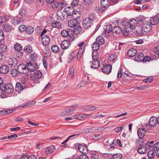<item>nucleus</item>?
Listing matches in <instances>:
<instances>
[{
    "mask_svg": "<svg viewBox=\"0 0 159 159\" xmlns=\"http://www.w3.org/2000/svg\"><path fill=\"white\" fill-rule=\"evenodd\" d=\"M95 17L93 14H91L89 17L86 18L83 21V26L85 29H88L93 25V22Z\"/></svg>",
    "mask_w": 159,
    "mask_h": 159,
    "instance_id": "1",
    "label": "nucleus"
},
{
    "mask_svg": "<svg viewBox=\"0 0 159 159\" xmlns=\"http://www.w3.org/2000/svg\"><path fill=\"white\" fill-rule=\"evenodd\" d=\"M1 90L7 94H10L12 93L14 91V88L12 85L11 84H2L0 86Z\"/></svg>",
    "mask_w": 159,
    "mask_h": 159,
    "instance_id": "2",
    "label": "nucleus"
},
{
    "mask_svg": "<svg viewBox=\"0 0 159 159\" xmlns=\"http://www.w3.org/2000/svg\"><path fill=\"white\" fill-rule=\"evenodd\" d=\"M138 22L135 19H131L129 20L128 23L124 22V25L126 26L127 30L128 31H132L136 28Z\"/></svg>",
    "mask_w": 159,
    "mask_h": 159,
    "instance_id": "3",
    "label": "nucleus"
},
{
    "mask_svg": "<svg viewBox=\"0 0 159 159\" xmlns=\"http://www.w3.org/2000/svg\"><path fill=\"white\" fill-rule=\"evenodd\" d=\"M17 69L20 73L26 74V75H29L28 67L24 64H19L17 66Z\"/></svg>",
    "mask_w": 159,
    "mask_h": 159,
    "instance_id": "4",
    "label": "nucleus"
},
{
    "mask_svg": "<svg viewBox=\"0 0 159 159\" xmlns=\"http://www.w3.org/2000/svg\"><path fill=\"white\" fill-rule=\"evenodd\" d=\"M76 148L80 152L83 154H86L88 152V149L86 146L82 145L80 144H76Z\"/></svg>",
    "mask_w": 159,
    "mask_h": 159,
    "instance_id": "5",
    "label": "nucleus"
},
{
    "mask_svg": "<svg viewBox=\"0 0 159 159\" xmlns=\"http://www.w3.org/2000/svg\"><path fill=\"white\" fill-rule=\"evenodd\" d=\"M26 65V66H28L29 74H30V72L35 71L36 69L38 68L37 64L32 63L31 62L27 63Z\"/></svg>",
    "mask_w": 159,
    "mask_h": 159,
    "instance_id": "6",
    "label": "nucleus"
},
{
    "mask_svg": "<svg viewBox=\"0 0 159 159\" xmlns=\"http://www.w3.org/2000/svg\"><path fill=\"white\" fill-rule=\"evenodd\" d=\"M142 26V29H143V30L146 32H149L152 29V27L148 20H146V22H144Z\"/></svg>",
    "mask_w": 159,
    "mask_h": 159,
    "instance_id": "7",
    "label": "nucleus"
},
{
    "mask_svg": "<svg viewBox=\"0 0 159 159\" xmlns=\"http://www.w3.org/2000/svg\"><path fill=\"white\" fill-rule=\"evenodd\" d=\"M26 88V85L25 84L21 85L19 82L17 83L16 85L15 90L16 92L20 93L24 89Z\"/></svg>",
    "mask_w": 159,
    "mask_h": 159,
    "instance_id": "8",
    "label": "nucleus"
},
{
    "mask_svg": "<svg viewBox=\"0 0 159 159\" xmlns=\"http://www.w3.org/2000/svg\"><path fill=\"white\" fill-rule=\"evenodd\" d=\"M74 109H64L61 113V115L62 116H69L72 115L74 112Z\"/></svg>",
    "mask_w": 159,
    "mask_h": 159,
    "instance_id": "9",
    "label": "nucleus"
},
{
    "mask_svg": "<svg viewBox=\"0 0 159 159\" xmlns=\"http://www.w3.org/2000/svg\"><path fill=\"white\" fill-rule=\"evenodd\" d=\"M41 41L43 45L48 46L50 43V39L48 36L43 35L41 37Z\"/></svg>",
    "mask_w": 159,
    "mask_h": 159,
    "instance_id": "10",
    "label": "nucleus"
},
{
    "mask_svg": "<svg viewBox=\"0 0 159 159\" xmlns=\"http://www.w3.org/2000/svg\"><path fill=\"white\" fill-rule=\"evenodd\" d=\"M112 66L109 64L105 65L102 68V71L107 74H108L111 71Z\"/></svg>",
    "mask_w": 159,
    "mask_h": 159,
    "instance_id": "11",
    "label": "nucleus"
},
{
    "mask_svg": "<svg viewBox=\"0 0 159 159\" xmlns=\"http://www.w3.org/2000/svg\"><path fill=\"white\" fill-rule=\"evenodd\" d=\"M17 63V60L15 58H9L8 60V64L11 67L16 66Z\"/></svg>",
    "mask_w": 159,
    "mask_h": 159,
    "instance_id": "12",
    "label": "nucleus"
},
{
    "mask_svg": "<svg viewBox=\"0 0 159 159\" xmlns=\"http://www.w3.org/2000/svg\"><path fill=\"white\" fill-rule=\"evenodd\" d=\"M157 123V117L152 116L150 118L149 122V125L152 127H154Z\"/></svg>",
    "mask_w": 159,
    "mask_h": 159,
    "instance_id": "13",
    "label": "nucleus"
},
{
    "mask_svg": "<svg viewBox=\"0 0 159 159\" xmlns=\"http://www.w3.org/2000/svg\"><path fill=\"white\" fill-rule=\"evenodd\" d=\"M9 70V67L7 65H3L0 67V73L1 74H6Z\"/></svg>",
    "mask_w": 159,
    "mask_h": 159,
    "instance_id": "14",
    "label": "nucleus"
},
{
    "mask_svg": "<svg viewBox=\"0 0 159 159\" xmlns=\"http://www.w3.org/2000/svg\"><path fill=\"white\" fill-rule=\"evenodd\" d=\"M70 44V41L68 40H64L61 42V46L63 49H66L68 48Z\"/></svg>",
    "mask_w": 159,
    "mask_h": 159,
    "instance_id": "15",
    "label": "nucleus"
},
{
    "mask_svg": "<svg viewBox=\"0 0 159 159\" xmlns=\"http://www.w3.org/2000/svg\"><path fill=\"white\" fill-rule=\"evenodd\" d=\"M137 53V50L134 48H131L127 52L128 56L130 57H133L135 56Z\"/></svg>",
    "mask_w": 159,
    "mask_h": 159,
    "instance_id": "16",
    "label": "nucleus"
},
{
    "mask_svg": "<svg viewBox=\"0 0 159 159\" xmlns=\"http://www.w3.org/2000/svg\"><path fill=\"white\" fill-rule=\"evenodd\" d=\"M65 10L68 16H73L74 14H76V13L74 12V9L72 7H71L70 8H65Z\"/></svg>",
    "mask_w": 159,
    "mask_h": 159,
    "instance_id": "17",
    "label": "nucleus"
},
{
    "mask_svg": "<svg viewBox=\"0 0 159 159\" xmlns=\"http://www.w3.org/2000/svg\"><path fill=\"white\" fill-rule=\"evenodd\" d=\"M145 130L144 128H139L137 131L138 135L140 138H143L145 134Z\"/></svg>",
    "mask_w": 159,
    "mask_h": 159,
    "instance_id": "18",
    "label": "nucleus"
},
{
    "mask_svg": "<svg viewBox=\"0 0 159 159\" xmlns=\"http://www.w3.org/2000/svg\"><path fill=\"white\" fill-rule=\"evenodd\" d=\"M159 18L157 16H154L153 18H151L149 20L150 25H157L158 22Z\"/></svg>",
    "mask_w": 159,
    "mask_h": 159,
    "instance_id": "19",
    "label": "nucleus"
},
{
    "mask_svg": "<svg viewBox=\"0 0 159 159\" xmlns=\"http://www.w3.org/2000/svg\"><path fill=\"white\" fill-rule=\"evenodd\" d=\"M122 32V29L119 27L116 26L113 28L112 33L116 35H118L121 33Z\"/></svg>",
    "mask_w": 159,
    "mask_h": 159,
    "instance_id": "20",
    "label": "nucleus"
},
{
    "mask_svg": "<svg viewBox=\"0 0 159 159\" xmlns=\"http://www.w3.org/2000/svg\"><path fill=\"white\" fill-rule=\"evenodd\" d=\"M11 21L14 24L16 25L23 22V20L21 17L16 16L12 19Z\"/></svg>",
    "mask_w": 159,
    "mask_h": 159,
    "instance_id": "21",
    "label": "nucleus"
},
{
    "mask_svg": "<svg viewBox=\"0 0 159 159\" xmlns=\"http://www.w3.org/2000/svg\"><path fill=\"white\" fill-rule=\"evenodd\" d=\"M144 55L141 52L138 53L135 57V60L137 61H142Z\"/></svg>",
    "mask_w": 159,
    "mask_h": 159,
    "instance_id": "22",
    "label": "nucleus"
},
{
    "mask_svg": "<svg viewBox=\"0 0 159 159\" xmlns=\"http://www.w3.org/2000/svg\"><path fill=\"white\" fill-rule=\"evenodd\" d=\"M104 29L105 31V34H106V33H109L112 32L113 28L112 25H107L104 27Z\"/></svg>",
    "mask_w": 159,
    "mask_h": 159,
    "instance_id": "23",
    "label": "nucleus"
},
{
    "mask_svg": "<svg viewBox=\"0 0 159 159\" xmlns=\"http://www.w3.org/2000/svg\"><path fill=\"white\" fill-rule=\"evenodd\" d=\"M55 150L53 146L51 145L47 148L45 150V152L47 154L52 153Z\"/></svg>",
    "mask_w": 159,
    "mask_h": 159,
    "instance_id": "24",
    "label": "nucleus"
},
{
    "mask_svg": "<svg viewBox=\"0 0 159 159\" xmlns=\"http://www.w3.org/2000/svg\"><path fill=\"white\" fill-rule=\"evenodd\" d=\"M78 24V21L76 20H72L69 21L68 25L69 27L73 28L75 27Z\"/></svg>",
    "mask_w": 159,
    "mask_h": 159,
    "instance_id": "25",
    "label": "nucleus"
},
{
    "mask_svg": "<svg viewBox=\"0 0 159 159\" xmlns=\"http://www.w3.org/2000/svg\"><path fill=\"white\" fill-rule=\"evenodd\" d=\"M101 4L103 7L107 8L110 4L109 0H101Z\"/></svg>",
    "mask_w": 159,
    "mask_h": 159,
    "instance_id": "26",
    "label": "nucleus"
},
{
    "mask_svg": "<svg viewBox=\"0 0 159 159\" xmlns=\"http://www.w3.org/2000/svg\"><path fill=\"white\" fill-rule=\"evenodd\" d=\"M154 142L153 141L148 143L145 145L146 148L148 150H153V145Z\"/></svg>",
    "mask_w": 159,
    "mask_h": 159,
    "instance_id": "27",
    "label": "nucleus"
},
{
    "mask_svg": "<svg viewBox=\"0 0 159 159\" xmlns=\"http://www.w3.org/2000/svg\"><path fill=\"white\" fill-rule=\"evenodd\" d=\"M91 64L92 66H91V67L92 68L96 69L99 67L100 65V62L98 60H93Z\"/></svg>",
    "mask_w": 159,
    "mask_h": 159,
    "instance_id": "28",
    "label": "nucleus"
},
{
    "mask_svg": "<svg viewBox=\"0 0 159 159\" xmlns=\"http://www.w3.org/2000/svg\"><path fill=\"white\" fill-rule=\"evenodd\" d=\"M96 42L100 45H102L104 43L105 40L102 37L99 36L96 39Z\"/></svg>",
    "mask_w": 159,
    "mask_h": 159,
    "instance_id": "29",
    "label": "nucleus"
},
{
    "mask_svg": "<svg viewBox=\"0 0 159 159\" xmlns=\"http://www.w3.org/2000/svg\"><path fill=\"white\" fill-rule=\"evenodd\" d=\"M82 28L80 26L75 27L74 29V32L75 34H78L82 32Z\"/></svg>",
    "mask_w": 159,
    "mask_h": 159,
    "instance_id": "30",
    "label": "nucleus"
},
{
    "mask_svg": "<svg viewBox=\"0 0 159 159\" xmlns=\"http://www.w3.org/2000/svg\"><path fill=\"white\" fill-rule=\"evenodd\" d=\"M57 19L59 20H63L64 19V16L62 15V11L61 10H58L57 12Z\"/></svg>",
    "mask_w": 159,
    "mask_h": 159,
    "instance_id": "31",
    "label": "nucleus"
},
{
    "mask_svg": "<svg viewBox=\"0 0 159 159\" xmlns=\"http://www.w3.org/2000/svg\"><path fill=\"white\" fill-rule=\"evenodd\" d=\"M18 70L14 68L11 70L10 73L11 75L14 77H16L18 75Z\"/></svg>",
    "mask_w": 159,
    "mask_h": 159,
    "instance_id": "32",
    "label": "nucleus"
},
{
    "mask_svg": "<svg viewBox=\"0 0 159 159\" xmlns=\"http://www.w3.org/2000/svg\"><path fill=\"white\" fill-rule=\"evenodd\" d=\"M124 21L125 23V20H122V21L121 22V24L122 26L124 27V28H125V30H124V31L123 32V34L124 35L126 36L129 34V32H131L132 31H128V30H127V27H126V26L124 25Z\"/></svg>",
    "mask_w": 159,
    "mask_h": 159,
    "instance_id": "33",
    "label": "nucleus"
},
{
    "mask_svg": "<svg viewBox=\"0 0 159 159\" xmlns=\"http://www.w3.org/2000/svg\"><path fill=\"white\" fill-rule=\"evenodd\" d=\"M137 151L140 154H144L146 152V149L144 146L139 147L137 149Z\"/></svg>",
    "mask_w": 159,
    "mask_h": 159,
    "instance_id": "34",
    "label": "nucleus"
},
{
    "mask_svg": "<svg viewBox=\"0 0 159 159\" xmlns=\"http://www.w3.org/2000/svg\"><path fill=\"white\" fill-rule=\"evenodd\" d=\"M51 26L52 28H60L61 27V24L57 21H55L52 23Z\"/></svg>",
    "mask_w": 159,
    "mask_h": 159,
    "instance_id": "35",
    "label": "nucleus"
},
{
    "mask_svg": "<svg viewBox=\"0 0 159 159\" xmlns=\"http://www.w3.org/2000/svg\"><path fill=\"white\" fill-rule=\"evenodd\" d=\"M13 111V110L12 109L1 111H0V115L3 116L7 114L10 113L12 112Z\"/></svg>",
    "mask_w": 159,
    "mask_h": 159,
    "instance_id": "36",
    "label": "nucleus"
},
{
    "mask_svg": "<svg viewBox=\"0 0 159 159\" xmlns=\"http://www.w3.org/2000/svg\"><path fill=\"white\" fill-rule=\"evenodd\" d=\"M100 46V45L98 43H96L95 41L92 45V48L93 50L96 51L99 49Z\"/></svg>",
    "mask_w": 159,
    "mask_h": 159,
    "instance_id": "37",
    "label": "nucleus"
},
{
    "mask_svg": "<svg viewBox=\"0 0 159 159\" xmlns=\"http://www.w3.org/2000/svg\"><path fill=\"white\" fill-rule=\"evenodd\" d=\"M31 80L33 83L36 84L39 83L40 82L39 78H37V77H35L33 75L31 76Z\"/></svg>",
    "mask_w": 159,
    "mask_h": 159,
    "instance_id": "38",
    "label": "nucleus"
},
{
    "mask_svg": "<svg viewBox=\"0 0 159 159\" xmlns=\"http://www.w3.org/2000/svg\"><path fill=\"white\" fill-rule=\"evenodd\" d=\"M155 152L153 150H152L150 151L148 153V159H152L155 156Z\"/></svg>",
    "mask_w": 159,
    "mask_h": 159,
    "instance_id": "39",
    "label": "nucleus"
},
{
    "mask_svg": "<svg viewBox=\"0 0 159 159\" xmlns=\"http://www.w3.org/2000/svg\"><path fill=\"white\" fill-rule=\"evenodd\" d=\"M25 31L29 34H31L34 30V28L30 26L27 27Z\"/></svg>",
    "mask_w": 159,
    "mask_h": 159,
    "instance_id": "40",
    "label": "nucleus"
},
{
    "mask_svg": "<svg viewBox=\"0 0 159 159\" xmlns=\"http://www.w3.org/2000/svg\"><path fill=\"white\" fill-rule=\"evenodd\" d=\"M25 51L27 53H30L32 52V48L31 45H28L24 48Z\"/></svg>",
    "mask_w": 159,
    "mask_h": 159,
    "instance_id": "41",
    "label": "nucleus"
},
{
    "mask_svg": "<svg viewBox=\"0 0 159 159\" xmlns=\"http://www.w3.org/2000/svg\"><path fill=\"white\" fill-rule=\"evenodd\" d=\"M97 107L94 106H87L85 107L84 109L87 111H92L95 110Z\"/></svg>",
    "mask_w": 159,
    "mask_h": 159,
    "instance_id": "42",
    "label": "nucleus"
},
{
    "mask_svg": "<svg viewBox=\"0 0 159 159\" xmlns=\"http://www.w3.org/2000/svg\"><path fill=\"white\" fill-rule=\"evenodd\" d=\"M33 75L35 77H37V78L40 79L42 76V73L40 70H36L34 72V74Z\"/></svg>",
    "mask_w": 159,
    "mask_h": 159,
    "instance_id": "43",
    "label": "nucleus"
},
{
    "mask_svg": "<svg viewBox=\"0 0 159 159\" xmlns=\"http://www.w3.org/2000/svg\"><path fill=\"white\" fill-rule=\"evenodd\" d=\"M84 48L83 47L80 48L78 52V55L77 57L78 59H80L84 52Z\"/></svg>",
    "mask_w": 159,
    "mask_h": 159,
    "instance_id": "44",
    "label": "nucleus"
},
{
    "mask_svg": "<svg viewBox=\"0 0 159 159\" xmlns=\"http://www.w3.org/2000/svg\"><path fill=\"white\" fill-rule=\"evenodd\" d=\"M90 115L79 114L78 117H79V120H83L86 119L89 117Z\"/></svg>",
    "mask_w": 159,
    "mask_h": 159,
    "instance_id": "45",
    "label": "nucleus"
},
{
    "mask_svg": "<svg viewBox=\"0 0 159 159\" xmlns=\"http://www.w3.org/2000/svg\"><path fill=\"white\" fill-rule=\"evenodd\" d=\"M11 25L7 24L4 25L3 30L6 32H9L11 30Z\"/></svg>",
    "mask_w": 159,
    "mask_h": 159,
    "instance_id": "46",
    "label": "nucleus"
},
{
    "mask_svg": "<svg viewBox=\"0 0 159 159\" xmlns=\"http://www.w3.org/2000/svg\"><path fill=\"white\" fill-rule=\"evenodd\" d=\"M0 49L2 52H7V46L5 44H2L0 46Z\"/></svg>",
    "mask_w": 159,
    "mask_h": 159,
    "instance_id": "47",
    "label": "nucleus"
},
{
    "mask_svg": "<svg viewBox=\"0 0 159 159\" xmlns=\"http://www.w3.org/2000/svg\"><path fill=\"white\" fill-rule=\"evenodd\" d=\"M52 51L54 52L57 53L59 50V48L58 46L57 45H54L52 46L51 48Z\"/></svg>",
    "mask_w": 159,
    "mask_h": 159,
    "instance_id": "48",
    "label": "nucleus"
},
{
    "mask_svg": "<svg viewBox=\"0 0 159 159\" xmlns=\"http://www.w3.org/2000/svg\"><path fill=\"white\" fill-rule=\"evenodd\" d=\"M89 129L90 133H95L98 131V128L97 127H91Z\"/></svg>",
    "mask_w": 159,
    "mask_h": 159,
    "instance_id": "49",
    "label": "nucleus"
},
{
    "mask_svg": "<svg viewBox=\"0 0 159 159\" xmlns=\"http://www.w3.org/2000/svg\"><path fill=\"white\" fill-rule=\"evenodd\" d=\"M122 155L120 153L115 154L112 155V157L114 159H121Z\"/></svg>",
    "mask_w": 159,
    "mask_h": 159,
    "instance_id": "50",
    "label": "nucleus"
},
{
    "mask_svg": "<svg viewBox=\"0 0 159 159\" xmlns=\"http://www.w3.org/2000/svg\"><path fill=\"white\" fill-rule=\"evenodd\" d=\"M145 31L142 29V27L139 28L138 29L136 30L137 33L139 35H141Z\"/></svg>",
    "mask_w": 159,
    "mask_h": 159,
    "instance_id": "51",
    "label": "nucleus"
},
{
    "mask_svg": "<svg viewBox=\"0 0 159 159\" xmlns=\"http://www.w3.org/2000/svg\"><path fill=\"white\" fill-rule=\"evenodd\" d=\"M14 48L16 50L18 51H20L22 49L21 46L19 44H16L14 45Z\"/></svg>",
    "mask_w": 159,
    "mask_h": 159,
    "instance_id": "52",
    "label": "nucleus"
},
{
    "mask_svg": "<svg viewBox=\"0 0 159 159\" xmlns=\"http://www.w3.org/2000/svg\"><path fill=\"white\" fill-rule=\"evenodd\" d=\"M147 19H146L145 18H144L143 17H141L140 18L139 17L138 18V22L140 24H141V23L143 24V23H144V22H146V20H147Z\"/></svg>",
    "mask_w": 159,
    "mask_h": 159,
    "instance_id": "53",
    "label": "nucleus"
},
{
    "mask_svg": "<svg viewBox=\"0 0 159 159\" xmlns=\"http://www.w3.org/2000/svg\"><path fill=\"white\" fill-rule=\"evenodd\" d=\"M61 36L64 37H66L68 36L69 33L66 30H63L61 33Z\"/></svg>",
    "mask_w": 159,
    "mask_h": 159,
    "instance_id": "54",
    "label": "nucleus"
},
{
    "mask_svg": "<svg viewBox=\"0 0 159 159\" xmlns=\"http://www.w3.org/2000/svg\"><path fill=\"white\" fill-rule=\"evenodd\" d=\"M151 60V58L149 56H146L145 57H143V58L142 60L143 63H145L147 62H149Z\"/></svg>",
    "mask_w": 159,
    "mask_h": 159,
    "instance_id": "55",
    "label": "nucleus"
},
{
    "mask_svg": "<svg viewBox=\"0 0 159 159\" xmlns=\"http://www.w3.org/2000/svg\"><path fill=\"white\" fill-rule=\"evenodd\" d=\"M153 78L152 77H148L147 78L143 80L144 82L145 83H150L153 80Z\"/></svg>",
    "mask_w": 159,
    "mask_h": 159,
    "instance_id": "56",
    "label": "nucleus"
},
{
    "mask_svg": "<svg viewBox=\"0 0 159 159\" xmlns=\"http://www.w3.org/2000/svg\"><path fill=\"white\" fill-rule=\"evenodd\" d=\"M26 27L24 25H21L19 27V30L20 32H22L24 31H25Z\"/></svg>",
    "mask_w": 159,
    "mask_h": 159,
    "instance_id": "57",
    "label": "nucleus"
},
{
    "mask_svg": "<svg viewBox=\"0 0 159 159\" xmlns=\"http://www.w3.org/2000/svg\"><path fill=\"white\" fill-rule=\"evenodd\" d=\"M51 4V5L53 8L57 7L59 5L58 2H54L53 1Z\"/></svg>",
    "mask_w": 159,
    "mask_h": 159,
    "instance_id": "58",
    "label": "nucleus"
},
{
    "mask_svg": "<svg viewBox=\"0 0 159 159\" xmlns=\"http://www.w3.org/2000/svg\"><path fill=\"white\" fill-rule=\"evenodd\" d=\"M159 150V143H157L153 145V150Z\"/></svg>",
    "mask_w": 159,
    "mask_h": 159,
    "instance_id": "59",
    "label": "nucleus"
},
{
    "mask_svg": "<svg viewBox=\"0 0 159 159\" xmlns=\"http://www.w3.org/2000/svg\"><path fill=\"white\" fill-rule=\"evenodd\" d=\"M4 39V35L3 31L0 30V42H1Z\"/></svg>",
    "mask_w": 159,
    "mask_h": 159,
    "instance_id": "60",
    "label": "nucleus"
},
{
    "mask_svg": "<svg viewBox=\"0 0 159 159\" xmlns=\"http://www.w3.org/2000/svg\"><path fill=\"white\" fill-rule=\"evenodd\" d=\"M124 44V43H118V46H117L116 45V50H120L121 49H122V46Z\"/></svg>",
    "mask_w": 159,
    "mask_h": 159,
    "instance_id": "61",
    "label": "nucleus"
},
{
    "mask_svg": "<svg viewBox=\"0 0 159 159\" xmlns=\"http://www.w3.org/2000/svg\"><path fill=\"white\" fill-rule=\"evenodd\" d=\"M99 156L97 153H93L92 154L91 159H98Z\"/></svg>",
    "mask_w": 159,
    "mask_h": 159,
    "instance_id": "62",
    "label": "nucleus"
},
{
    "mask_svg": "<svg viewBox=\"0 0 159 159\" xmlns=\"http://www.w3.org/2000/svg\"><path fill=\"white\" fill-rule=\"evenodd\" d=\"M98 56L96 52H93L92 55L93 60H97V59H98Z\"/></svg>",
    "mask_w": 159,
    "mask_h": 159,
    "instance_id": "63",
    "label": "nucleus"
},
{
    "mask_svg": "<svg viewBox=\"0 0 159 159\" xmlns=\"http://www.w3.org/2000/svg\"><path fill=\"white\" fill-rule=\"evenodd\" d=\"M85 154H81L80 157V159H89L88 156Z\"/></svg>",
    "mask_w": 159,
    "mask_h": 159,
    "instance_id": "64",
    "label": "nucleus"
}]
</instances>
